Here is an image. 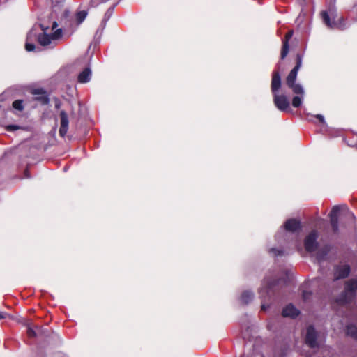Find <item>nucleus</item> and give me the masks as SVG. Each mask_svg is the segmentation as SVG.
Listing matches in <instances>:
<instances>
[{"instance_id":"nucleus-1","label":"nucleus","mask_w":357,"mask_h":357,"mask_svg":"<svg viewBox=\"0 0 357 357\" xmlns=\"http://www.w3.org/2000/svg\"><path fill=\"white\" fill-rule=\"evenodd\" d=\"M319 232L316 229H312L304 238V248L307 252L315 253V259L318 263H322L327 261L328 254L330 253L332 246L331 244H325L321 247H319Z\"/></svg>"},{"instance_id":"nucleus-2","label":"nucleus","mask_w":357,"mask_h":357,"mask_svg":"<svg viewBox=\"0 0 357 357\" xmlns=\"http://www.w3.org/2000/svg\"><path fill=\"white\" fill-rule=\"evenodd\" d=\"M280 66L281 63L278 62L276 65L277 70H273L272 73L271 89L275 106L278 110L285 112L289 109L290 103L286 95L279 94V90L282 86L281 75L280 73Z\"/></svg>"},{"instance_id":"nucleus-3","label":"nucleus","mask_w":357,"mask_h":357,"mask_svg":"<svg viewBox=\"0 0 357 357\" xmlns=\"http://www.w3.org/2000/svg\"><path fill=\"white\" fill-rule=\"evenodd\" d=\"M279 284V278L276 275H266L262 282V286L259 290V298L261 300V310L266 311L269 305L266 303L275 294V288Z\"/></svg>"},{"instance_id":"nucleus-4","label":"nucleus","mask_w":357,"mask_h":357,"mask_svg":"<svg viewBox=\"0 0 357 357\" xmlns=\"http://www.w3.org/2000/svg\"><path fill=\"white\" fill-rule=\"evenodd\" d=\"M321 19L325 25L329 29H338L344 30L349 27L344 17H341L337 20V8L334 3H329L325 10L321 12Z\"/></svg>"},{"instance_id":"nucleus-5","label":"nucleus","mask_w":357,"mask_h":357,"mask_svg":"<svg viewBox=\"0 0 357 357\" xmlns=\"http://www.w3.org/2000/svg\"><path fill=\"white\" fill-rule=\"evenodd\" d=\"M305 344L312 349H318L326 342V335L317 331L313 326L306 328L304 338Z\"/></svg>"},{"instance_id":"nucleus-6","label":"nucleus","mask_w":357,"mask_h":357,"mask_svg":"<svg viewBox=\"0 0 357 357\" xmlns=\"http://www.w3.org/2000/svg\"><path fill=\"white\" fill-rule=\"evenodd\" d=\"M301 221L296 218H290L285 221L284 225L282 226L277 231L275 237L279 243H283L286 241L287 234V232L294 233L301 229Z\"/></svg>"},{"instance_id":"nucleus-7","label":"nucleus","mask_w":357,"mask_h":357,"mask_svg":"<svg viewBox=\"0 0 357 357\" xmlns=\"http://www.w3.org/2000/svg\"><path fill=\"white\" fill-rule=\"evenodd\" d=\"M357 291V279L352 278L344 283V291L338 296L337 301L341 304L351 303L356 296Z\"/></svg>"},{"instance_id":"nucleus-8","label":"nucleus","mask_w":357,"mask_h":357,"mask_svg":"<svg viewBox=\"0 0 357 357\" xmlns=\"http://www.w3.org/2000/svg\"><path fill=\"white\" fill-rule=\"evenodd\" d=\"M298 70L294 68L289 72L286 78L287 86L293 93H303V86L300 83H296Z\"/></svg>"},{"instance_id":"nucleus-9","label":"nucleus","mask_w":357,"mask_h":357,"mask_svg":"<svg viewBox=\"0 0 357 357\" xmlns=\"http://www.w3.org/2000/svg\"><path fill=\"white\" fill-rule=\"evenodd\" d=\"M41 29L43 31V33H39L36 38L38 43L43 47L50 46L53 47L56 45V42L53 40L52 37L50 34H47L46 31L48 29L47 26H45L43 24H40Z\"/></svg>"},{"instance_id":"nucleus-10","label":"nucleus","mask_w":357,"mask_h":357,"mask_svg":"<svg viewBox=\"0 0 357 357\" xmlns=\"http://www.w3.org/2000/svg\"><path fill=\"white\" fill-rule=\"evenodd\" d=\"M351 273L349 264H337L333 267L334 280L347 278Z\"/></svg>"},{"instance_id":"nucleus-11","label":"nucleus","mask_w":357,"mask_h":357,"mask_svg":"<svg viewBox=\"0 0 357 357\" xmlns=\"http://www.w3.org/2000/svg\"><path fill=\"white\" fill-rule=\"evenodd\" d=\"M340 211V207L339 206H335L333 207L329 215L331 225L332 227L333 231L335 234H337L339 231L338 215Z\"/></svg>"},{"instance_id":"nucleus-12","label":"nucleus","mask_w":357,"mask_h":357,"mask_svg":"<svg viewBox=\"0 0 357 357\" xmlns=\"http://www.w3.org/2000/svg\"><path fill=\"white\" fill-rule=\"evenodd\" d=\"M60 120H61V126L59 128V135L61 137H63L66 136L68 130V116L67 113L62 110L60 112Z\"/></svg>"},{"instance_id":"nucleus-13","label":"nucleus","mask_w":357,"mask_h":357,"mask_svg":"<svg viewBox=\"0 0 357 357\" xmlns=\"http://www.w3.org/2000/svg\"><path fill=\"white\" fill-rule=\"evenodd\" d=\"M300 314L299 310L292 304L287 305L282 310V314L284 317L296 318Z\"/></svg>"},{"instance_id":"nucleus-14","label":"nucleus","mask_w":357,"mask_h":357,"mask_svg":"<svg viewBox=\"0 0 357 357\" xmlns=\"http://www.w3.org/2000/svg\"><path fill=\"white\" fill-rule=\"evenodd\" d=\"M292 35H293V31H289L285 36V40H283L282 47V50H281V55H280V59L282 60H283L289 53V40L292 37Z\"/></svg>"},{"instance_id":"nucleus-15","label":"nucleus","mask_w":357,"mask_h":357,"mask_svg":"<svg viewBox=\"0 0 357 357\" xmlns=\"http://www.w3.org/2000/svg\"><path fill=\"white\" fill-rule=\"evenodd\" d=\"M91 79V70L90 67L85 68L77 77V81L79 83H87Z\"/></svg>"},{"instance_id":"nucleus-16","label":"nucleus","mask_w":357,"mask_h":357,"mask_svg":"<svg viewBox=\"0 0 357 357\" xmlns=\"http://www.w3.org/2000/svg\"><path fill=\"white\" fill-rule=\"evenodd\" d=\"M24 326L27 328V334L30 337H36L42 331V328L38 326L33 327L29 320H24Z\"/></svg>"},{"instance_id":"nucleus-17","label":"nucleus","mask_w":357,"mask_h":357,"mask_svg":"<svg viewBox=\"0 0 357 357\" xmlns=\"http://www.w3.org/2000/svg\"><path fill=\"white\" fill-rule=\"evenodd\" d=\"M35 36L33 33V30L29 31L27 34L26 43L25 45V48L27 52H33V51H39L40 47H36L33 43H29V40H31L32 36Z\"/></svg>"},{"instance_id":"nucleus-18","label":"nucleus","mask_w":357,"mask_h":357,"mask_svg":"<svg viewBox=\"0 0 357 357\" xmlns=\"http://www.w3.org/2000/svg\"><path fill=\"white\" fill-rule=\"evenodd\" d=\"M296 96H295L292 98V106L295 108H298L303 104V101L305 97V90L303 89V93H294Z\"/></svg>"},{"instance_id":"nucleus-19","label":"nucleus","mask_w":357,"mask_h":357,"mask_svg":"<svg viewBox=\"0 0 357 357\" xmlns=\"http://www.w3.org/2000/svg\"><path fill=\"white\" fill-rule=\"evenodd\" d=\"M254 293L250 290L244 291L240 298V300L243 304L250 303L254 298Z\"/></svg>"},{"instance_id":"nucleus-20","label":"nucleus","mask_w":357,"mask_h":357,"mask_svg":"<svg viewBox=\"0 0 357 357\" xmlns=\"http://www.w3.org/2000/svg\"><path fill=\"white\" fill-rule=\"evenodd\" d=\"M347 334L357 340V326L354 324H348L346 327Z\"/></svg>"},{"instance_id":"nucleus-21","label":"nucleus","mask_w":357,"mask_h":357,"mask_svg":"<svg viewBox=\"0 0 357 357\" xmlns=\"http://www.w3.org/2000/svg\"><path fill=\"white\" fill-rule=\"evenodd\" d=\"M87 12L86 10H80L75 14L76 26L80 25L86 19L87 16Z\"/></svg>"},{"instance_id":"nucleus-22","label":"nucleus","mask_w":357,"mask_h":357,"mask_svg":"<svg viewBox=\"0 0 357 357\" xmlns=\"http://www.w3.org/2000/svg\"><path fill=\"white\" fill-rule=\"evenodd\" d=\"M34 94H41V96L36 98L37 100H40L42 104L46 105L49 102V98L46 95V93L43 89L35 90Z\"/></svg>"},{"instance_id":"nucleus-23","label":"nucleus","mask_w":357,"mask_h":357,"mask_svg":"<svg viewBox=\"0 0 357 357\" xmlns=\"http://www.w3.org/2000/svg\"><path fill=\"white\" fill-rule=\"evenodd\" d=\"M114 7H115V6H113L110 7L106 11V13H105L103 20H102V23H101V24L103 26V28L105 26L107 22L109 20V19L110 18L111 15H112L114 9Z\"/></svg>"},{"instance_id":"nucleus-24","label":"nucleus","mask_w":357,"mask_h":357,"mask_svg":"<svg viewBox=\"0 0 357 357\" xmlns=\"http://www.w3.org/2000/svg\"><path fill=\"white\" fill-rule=\"evenodd\" d=\"M317 119H319V122L321 123V130L322 132H327L328 131V125L325 121L324 116L322 114H317L314 116Z\"/></svg>"},{"instance_id":"nucleus-25","label":"nucleus","mask_w":357,"mask_h":357,"mask_svg":"<svg viewBox=\"0 0 357 357\" xmlns=\"http://www.w3.org/2000/svg\"><path fill=\"white\" fill-rule=\"evenodd\" d=\"M268 253L274 257L282 256L284 254L283 249H278L275 248H271L268 250Z\"/></svg>"},{"instance_id":"nucleus-26","label":"nucleus","mask_w":357,"mask_h":357,"mask_svg":"<svg viewBox=\"0 0 357 357\" xmlns=\"http://www.w3.org/2000/svg\"><path fill=\"white\" fill-rule=\"evenodd\" d=\"M13 107L20 112H22L24 109V104L23 100H15L13 104Z\"/></svg>"},{"instance_id":"nucleus-27","label":"nucleus","mask_w":357,"mask_h":357,"mask_svg":"<svg viewBox=\"0 0 357 357\" xmlns=\"http://www.w3.org/2000/svg\"><path fill=\"white\" fill-rule=\"evenodd\" d=\"M62 33H63V29L59 28V29H56L52 33V34H51V36H52L53 40L55 41V40L60 39L62 37Z\"/></svg>"},{"instance_id":"nucleus-28","label":"nucleus","mask_w":357,"mask_h":357,"mask_svg":"<svg viewBox=\"0 0 357 357\" xmlns=\"http://www.w3.org/2000/svg\"><path fill=\"white\" fill-rule=\"evenodd\" d=\"M303 58V55L302 54L298 53L296 54V66L294 67V68L299 70V69L301 68V67L302 66Z\"/></svg>"},{"instance_id":"nucleus-29","label":"nucleus","mask_w":357,"mask_h":357,"mask_svg":"<svg viewBox=\"0 0 357 357\" xmlns=\"http://www.w3.org/2000/svg\"><path fill=\"white\" fill-rule=\"evenodd\" d=\"M21 128L22 127L15 124H9L6 126V130L8 132H13Z\"/></svg>"},{"instance_id":"nucleus-30","label":"nucleus","mask_w":357,"mask_h":357,"mask_svg":"<svg viewBox=\"0 0 357 357\" xmlns=\"http://www.w3.org/2000/svg\"><path fill=\"white\" fill-rule=\"evenodd\" d=\"M108 1L109 0H91L90 3L91 6L96 7L100 3H105Z\"/></svg>"},{"instance_id":"nucleus-31","label":"nucleus","mask_w":357,"mask_h":357,"mask_svg":"<svg viewBox=\"0 0 357 357\" xmlns=\"http://www.w3.org/2000/svg\"><path fill=\"white\" fill-rule=\"evenodd\" d=\"M312 294L310 291H303V298L304 301H307L308 299H310V296H311Z\"/></svg>"},{"instance_id":"nucleus-32","label":"nucleus","mask_w":357,"mask_h":357,"mask_svg":"<svg viewBox=\"0 0 357 357\" xmlns=\"http://www.w3.org/2000/svg\"><path fill=\"white\" fill-rule=\"evenodd\" d=\"M10 317L9 314L6 312L0 311V320L5 319Z\"/></svg>"},{"instance_id":"nucleus-33","label":"nucleus","mask_w":357,"mask_h":357,"mask_svg":"<svg viewBox=\"0 0 357 357\" xmlns=\"http://www.w3.org/2000/svg\"><path fill=\"white\" fill-rule=\"evenodd\" d=\"M58 26V24L56 22H54L53 24H52V29L54 30L55 29H56Z\"/></svg>"},{"instance_id":"nucleus-34","label":"nucleus","mask_w":357,"mask_h":357,"mask_svg":"<svg viewBox=\"0 0 357 357\" xmlns=\"http://www.w3.org/2000/svg\"><path fill=\"white\" fill-rule=\"evenodd\" d=\"M24 320H26V319L22 318L20 320H19V322L24 326Z\"/></svg>"},{"instance_id":"nucleus-35","label":"nucleus","mask_w":357,"mask_h":357,"mask_svg":"<svg viewBox=\"0 0 357 357\" xmlns=\"http://www.w3.org/2000/svg\"><path fill=\"white\" fill-rule=\"evenodd\" d=\"M25 176H26V178H30V175L29 174V173H28V172H27V171H26V172H25Z\"/></svg>"},{"instance_id":"nucleus-36","label":"nucleus","mask_w":357,"mask_h":357,"mask_svg":"<svg viewBox=\"0 0 357 357\" xmlns=\"http://www.w3.org/2000/svg\"><path fill=\"white\" fill-rule=\"evenodd\" d=\"M349 215L351 218H354V215H353V213H352L349 212Z\"/></svg>"},{"instance_id":"nucleus-37","label":"nucleus","mask_w":357,"mask_h":357,"mask_svg":"<svg viewBox=\"0 0 357 357\" xmlns=\"http://www.w3.org/2000/svg\"><path fill=\"white\" fill-rule=\"evenodd\" d=\"M335 1H336V0H330V2L328 3V4H329V3H334V4H335Z\"/></svg>"},{"instance_id":"nucleus-38","label":"nucleus","mask_w":357,"mask_h":357,"mask_svg":"<svg viewBox=\"0 0 357 357\" xmlns=\"http://www.w3.org/2000/svg\"><path fill=\"white\" fill-rule=\"evenodd\" d=\"M74 31H75V29H73L71 30V31H70V35L73 32H74Z\"/></svg>"},{"instance_id":"nucleus-39","label":"nucleus","mask_w":357,"mask_h":357,"mask_svg":"<svg viewBox=\"0 0 357 357\" xmlns=\"http://www.w3.org/2000/svg\"><path fill=\"white\" fill-rule=\"evenodd\" d=\"M242 357H243V356H242Z\"/></svg>"}]
</instances>
